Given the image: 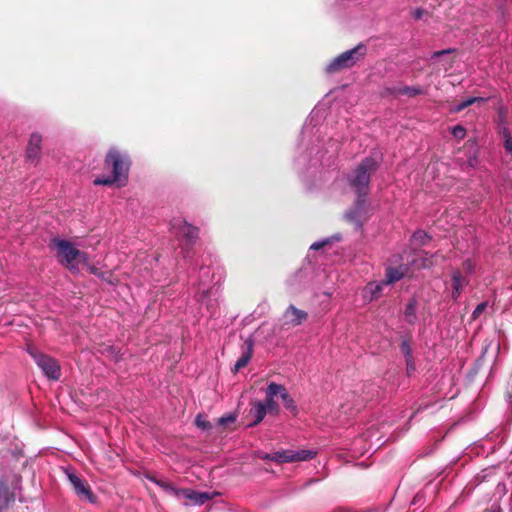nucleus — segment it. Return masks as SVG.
I'll return each instance as SVG.
<instances>
[{"mask_svg":"<svg viewBox=\"0 0 512 512\" xmlns=\"http://www.w3.org/2000/svg\"><path fill=\"white\" fill-rule=\"evenodd\" d=\"M105 169L110 171V175L97 177L94 180L95 185H115L123 187L128 181L129 169L131 165L130 157L127 152L112 147L108 150L105 158Z\"/></svg>","mask_w":512,"mask_h":512,"instance_id":"obj_1","label":"nucleus"},{"mask_svg":"<svg viewBox=\"0 0 512 512\" xmlns=\"http://www.w3.org/2000/svg\"><path fill=\"white\" fill-rule=\"evenodd\" d=\"M280 401L292 414L297 413V406L287 390L282 385L270 383L265 392L264 402L258 403V423L266 415H277Z\"/></svg>","mask_w":512,"mask_h":512,"instance_id":"obj_2","label":"nucleus"},{"mask_svg":"<svg viewBox=\"0 0 512 512\" xmlns=\"http://www.w3.org/2000/svg\"><path fill=\"white\" fill-rule=\"evenodd\" d=\"M222 279V270L218 266L202 265L198 272V284L196 297L202 305H206L207 309L212 307V296L216 295L215 286Z\"/></svg>","mask_w":512,"mask_h":512,"instance_id":"obj_3","label":"nucleus"},{"mask_svg":"<svg viewBox=\"0 0 512 512\" xmlns=\"http://www.w3.org/2000/svg\"><path fill=\"white\" fill-rule=\"evenodd\" d=\"M366 54V46L359 44L332 59L325 67L327 73H337L356 65Z\"/></svg>","mask_w":512,"mask_h":512,"instance_id":"obj_4","label":"nucleus"},{"mask_svg":"<svg viewBox=\"0 0 512 512\" xmlns=\"http://www.w3.org/2000/svg\"><path fill=\"white\" fill-rule=\"evenodd\" d=\"M51 246L56 251V257L59 263L66 266L73 273L79 271L77 266L79 249H77L73 243L68 240L55 238L52 240Z\"/></svg>","mask_w":512,"mask_h":512,"instance_id":"obj_5","label":"nucleus"},{"mask_svg":"<svg viewBox=\"0 0 512 512\" xmlns=\"http://www.w3.org/2000/svg\"><path fill=\"white\" fill-rule=\"evenodd\" d=\"M28 353L48 379L58 380L60 378V365L54 358L42 354L34 348H28Z\"/></svg>","mask_w":512,"mask_h":512,"instance_id":"obj_6","label":"nucleus"},{"mask_svg":"<svg viewBox=\"0 0 512 512\" xmlns=\"http://www.w3.org/2000/svg\"><path fill=\"white\" fill-rule=\"evenodd\" d=\"M171 230L180 239L186 240L188 243L194 242L199 235V229L189 224L183 218H174L171 221Z\"/></svg>","mask_w":512,"mask_h":512,"instance_id":"obj_7","label":"nucleus"},{"mask_svg":"<svg viewBox=\"0 0 512 512\" xmlns=\"http://www.w3.org/2000/svg\"><path fill=\"white\" fill-rule=\"evenodd\" d=\"M316 456V452L313 450H285L277 452L273 455L272 459L278 463H291L301 462L313 459Z\"/></svg>","mask_w":512,"mask_h":512,"instance_id":"obj_8","label":"nucleus"},{"mask_svg":"<svg viewBox=\"0 0 512 512\" xmlns=\"http://www.w3.org/2000/svg\"><path fill=\"white\" fill-rule=\"evenodd\" d=\"M65 473L76 495L81 500H85L89 503H94L96 498L93 495L91 488L87 484V482L78 477L73 471L66 470Z\"/></svg>","mask_w":512,"mask_h":512,"instance_id":"obj_9","label":"nucleus"},{"mask_svg":"<svg viewBox=\"0 0 512 512\" xmlns=\"http://www.w3.org/2000/svg\"><path fill=\"white\" fill-rule=\"evenodd\" d=\"M216 495H218L216 492H200L193 489H180L176 499H184L183 504L185 505H202Z\"/></svg>","mask_w":512,"mask_h":512,"instance_id":"obj_10","label":"nucleus"},{"mask_svg":"<svg viewBox=\"0 0 512 512\" xmlns=\"http://www.w3.org/2000/svg\"><path fill=\"white\" fill-rule=\"evenodd\" d=\"M374 167L375 163L371 160H367L355 170L351 183L356 188L357 192L362 193L366 189L370 179L369 170H373Z\"/></svg>","mask_w":512,"mask_h":512,"instance_id":"obj_11","label":"nucleus"},{"mask_svg":"<svg viewBox=\"0 0 512 512\" xmlns=\"http://www.w3.org/2000/svg\"><path fill=\"white\" fill-rule=\"evenodd\" d=\"M307 319V313L304 310L298 309L294 305H290L282 316L284 325L295 327L302 324Z\"/></svg>","mask_w":512,"mask_h":512,"instance_id":"obj_12","label":"nucleus"},{"mask_svg":"<svg viewBox=\"0 0 512 512\" xmlns=\"http://www.w3.org/2000/svg\"><path fill=\"white\" fill-rule=\"evenodd\" d=\"M345 219L356 227H360L367 219L368 213L363 202H358L345 213Z\"/></svg>","mask_w":512,"mask_h":512,"instance_id":"obj_13","label":"nucleus"},{"mask_svg":"<svg viewBox=\"0 0 512 512\" xmlns=\"http://www.w3.org/2000/svg\"><path fill=\"white\" fill-rule=\"evenodd\" d=\"M382 288H383V283H378V282L368 283L362 291L363 299L367 302H371V301L377 299L382 292Z\"/></svg>","mask_w":512,"mask_h":512,"instance_id":"obj_14","label":"nucleus"},{"mask_svg":"<svg viewBox=\"0 0 512 512\" xmlns=\"http://www.w3.org/2000/svg\"><path fill=\"white\" fill-rule=\"evenodd\" d=\"M42 136L38 133H33L30 136L28 147H27V157L30 160H34L41 149Z\"/></svg>","mask_w":512,"mask_h":512,"instance_id":"obj_15","label":"nucleus"},{"mask_svg":"<svg viewBox=\"0 0 512 512\" xmlns=\"http://www.w3.org/2000/svg\"><path fill=\"white\" fill-rule=\"evenodd\" d=\"M246 351L243 352L242 356L237 360L234 366V372H238L240 369L245 367L251 359L254 341L252 338H248L245 342Z\"/></svg>","mask_w":512,"mask_h":512,"instance_id":"obj_16","label":"nucleus"},{"mask_svg":"<svg viewBox=\"0 0 512 512\" xmlns=\"http://www.w3.org/2000/svg\"><path fill=\"white\" fill-rule=\"evenodd\" d=\"M409 274L408 266L401 265L399 268L390 267L386 272V283H393Z\"/></svg>","mask_w":512,"mask_h":512,"instance_id":"obj_17","label":"nucleus"},{"mask_svg":"<svg viewBox=\"0 0 512 512\" xmlns=\"http://www.w3.org/2000/svg\"><path fill=\"white\" fill-rule=\"evenodd\" d=\"M452 284H453V291H452V297L456 298L459 296L463 286H464V279L461 277L460 272L454 271L452 274Z\"/></svg>","mask_w":512,"mask_h":512,"instance_id":"obj_18","label":"nucleus"},{"mask_svg":"<svg viewBox=\"0 0 512 512\" xmlns=\"http://www.w3.org/2000/svg\"><path fill=\"white\" fill-rule=\"evenodd\" d=\"M484 99L483 98H480V97H470L464 101H462L461 103L457 104V105H454L451 109L452 112L454 113H457V112H460L462 111L463 109H465L466 107L474 104V103H481L483 102Z\"/></svg>","mask_w":512,"mask_h":512,"instance_id":"obj_19","label":"nucleus"},{"mask_svg":"<svg viewBox=\"0 0 512 512\" xmlns=\"http://www.w3.org/2000/svg\"><path fill=\"white\" fill-rule=\"evenodd\" d=\"M87 269L88 271L91 273V274H94L96 275L97 277L113 284L114 281H113V275L110 273V272H102L100 271L97 267L93 266V265H87Z\"/></svg>","mask_w":512,"mask_h":512,"instance_id":"obj_20","label":"nucleus"},{"mask_svg":"<svg viewBox=\"0 0 512 512\" xmlns=\"http://www.w3.org/2000/svg\"><path fill=\"white\" fill-rule=\"evenodd\" d=\"M155 483L161 487L167 494L177 498L179 488L174 487L171 483L164 480H156Z\"/></svg>","mask_w":512,"mask_h":512,"instance_id":"obj_21","label":"nucleus"},{"mask_svg":"<svg viewBox=\"0 0 512 512\" xmlns=\"http://www.w3.org/2000/svg\"><path fill=\"white\" fill-rule=\"evenodd\" d=\"M405 315L409 322H413L416 318V302L415 300H411L405 309Z\"/></svg>","mask_w":512,"mask_h":512,"instance_id":"obj_22","label":"nucleus"},{"mask_svg":"<svg viewBox=\"0 0 512 512\" xmlns=\"http://www.w3.org/2000/svg\"><path fill=\"white\" fill-rule=\"evenodd\" d=\"M236 416L234 414H227L220 417L217 421L219 427L227 428L229 425L234 424Z\"/></svg>","mask_w":512,"mask_h":512,"instance_id":"obj_23","label":"nucleus"},{"mask_svg":"<svg viewBox=\"0 0 512 512\" xmlns=\"http://www.w3.org/2000/svg\"><path fill=\"white\" fill-rule=\"evenodd\" d=\"M195 424L198 428L202 430H210L212 425L209 421H207L201 414L197 415L195 419Z\"/></svg>","mask_w":512,"mask_h":512,"instance_id":"obj_24","label":"nucleus"},{"mask_svg":"<svg viewBox=\"0 0 512 512\" xmlns=\"http://www.w3.org/2000/svg\"><path fill=\"white\" fill-rule=\"evenodd\" d=\"M8 492L2 482H0V510L8 505Z\"/></svg>","mask_w":512,"mask_h":512,"instance_id":"obj_25","label":"nucleus"},{"mask_svg":"<svg viewBox=\"0 0 512 512\" xmlns=\"http://www.w3.org/2000/svg\"><path fill=\"white\" fill-rule=\"evenodd\" d=\"M452 134L455 138L461 140L465 137L466 135V130L464 127L460 126V125H457L455 126L453 129H452Z\"/></svg>","mask_w":512,"mask_h":512,"instance_id":"obj_26","label":"nucleus"},{"mask_svg":"<svg viewBox=\"0 0 512 512\" xmlns=\"http://www.w3.org/2000/svg\"><path fill=\"white\" fill-rule=\"evenodd\" d=\"M428 235L424 231H417L413 234V241L416 243L424 244Z\"/></svg>","mask_w":512,"mask_h":512,"instance_id":"obj_27","label":"nucleus"},{"mask_svg":"<svg viewBox=\"0 0 512 512\" xmlns=\"http://www.w3.org/2000/svg\"><path fill=\"white\" fill-rule=\"evenodd\" d=\"M503 135L505 138L504 147L510 154H512V137L506 130L503 131Z\"/></svg>","mask_w":512,"mask_h":512,"instance_id":"obj_28","label":"nucleus"},{"mask_svg":"<svg viewBox=\"0 0 512 512\" xmlns=\"http://www.w3.org/2000/svg\"><path fill=\"white\" fill-rule=\"evenodd\" d=\"M411 262L412 265H414L417 268H426L433 264V262H428L424 259L421 262H419L418 258H414Z\"/></svg>","mask_w":512,"mask_h":512,"instance_id":"obj_29","label":"nucleus"},{"mask_svg":"<svg viewBox=\"0 0 512 512\" xmlns=\"http://www.w3.org/2000/svg\"><path fill=\"white\" fill-rule=\"evenodd\" d=\"M88 262H89L88 254L86 252L79 250V255H77V264L83 263L84 265H88Z\"/></svg>","mask_w":512,"mask_h":512,"instance_id":"obj_30","label":"nucleus"},{"mask_svg":"<svg viewBox=\"0 0 512 512\" xmlns=\"http://www.w3.org/2000/svg\"><path fill=\"white\" fill-rule=\"evenodd\" d=\"M329 242H330V240H329V239H324V240H322V241L314 242V243L310 246V249H313V250H319V249H321L322 247H324L325 245H327Z\"/></svg>","mask_w":512,"mask_h":512,"instance_id":"obj_31","label":"nucleus"},{"mask_svg":"<svg viewBox=\"0 0 512 512\" xmlns=\"http://www.w3.org/2000/svg\"><path fill=\"white\" fill-rule=\"evenodd\" d=\"M484 307H485L484 304L478 305L473 312L474 317L478 316L483 311Z\"/></svg>","mask_w":512,"mask_h":512,"instance_id":"obj_32","label":"nucleus"},{"mask_svg":"<svg viewBox=\"0 0 512 512\" xmlns=\"http://www.w3.org/2000/svg\"><path fill=\"white\" fill-rule=\"evenodd\" d=\"M108 352L113 355V357L115 358L116 361L119 360L118 356L115 354V349L113 347H109L108 348Z\"/></svg>","mask_w":512,"mask_h":512,"instance_id":"obj_33","label":"nucleus"},{"mask_svg":"<svg viewBox=\"0 0 512 512\" xmlns=\"http://www.w3.org/2000/svg\"><path fill=\"white\" fill-rule=\"evenodd\" d=\"M446 54V51L437 52L434 54L435 57H441Z\"/></svg>","mask_w":512,"mask_h":512,"instance_id":"obj_34","label":"nucleus"},{"mask_svg":"<svg viewBox=\"0 0 512 512\" xmlns=\"http://www.w3.org/2000/svg\"><path fill=\"white\" fill-rule=\"evenodd\" d=\"M465 268H466L467 270H469V271H470V270L472 269V264H471V262H467V263H465Z\"/></svg>","mask_w":512,"mask_h":512,"instance_id":"obj_35","label":"nucleus"},{"mask_svg":"<svg viewBox=\"0 0 512 512\" xmlns=\"http://www.w3.org/2000/svg\"><path fill=\"white\" fill-rule=\"evenodd\" d=\"M257 458H264L263 455H257Z\"/></svg>","mask_w":512,"mask_h":512,"instance_id":"obj_36","label":"nucleus"},{"mask_svg":"<svg viewBox=\"0 0 512 512\" xmlns=\"http://www.w3.org/2000/svg\"><path fill=\"white\" fill-rule=\"evenodd\" d=\"M257 458H264L263 455H257Z\"/></svg>","mask_w":512,"mask_h":512,"instance_id":"obj_37","label":"nucleus"}]
</instances>
